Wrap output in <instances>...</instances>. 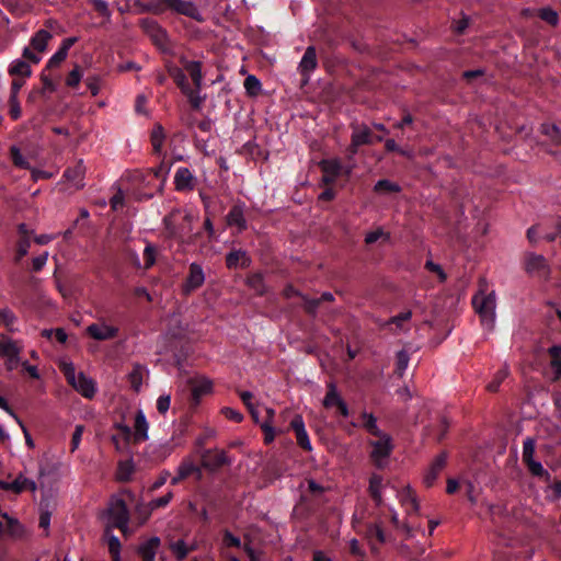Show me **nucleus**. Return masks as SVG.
Instances as JSON below:
<instances>
[{
	"label": "nucleus",
	"mask_w": 561,
	"mask_h": 561,
	"mask_svg": "<svg viewBox=\"0 0 561 561\" xmlns=\"http://www.w3.org/2000/svg\"><path fill=\"white\" fill-rule=\"evenodd\" d=\"M141 12H150L159 15L167 11L181 14L201 22L203 20L198 8L192 1L186 0H149L146 3H139Z\"/></svg>",
	"instance_id": "nucleus-1"
},
{
	"label": "nucleus",
	"mask_w": 561,
	"mask_h": 561,
	"mask_svg": "<svg viewBox=\"0 0 561 561\" xmlns=\"http://www.w3.org/2000/svg\"><path fill=\"white\" fill-rule=\"evenodd\" d=\"M471 302L482 324L486 325L489 330H492L495 322L496 297L493 290L486 293V283L484 279L480 280V289L473 295Z\"/></svg>",
	"instance_id": "nucleus-2"
},
{
	"label": "nucleus",
	"mask_w": 561,
	"mask_h": 561,
	"mask_svg": "<svg viewBox=\"0 0 561 561\" xmlns=\"http://www.w3.org/2000/svg\"><path fill=\"white\" fill-rule=\"evenodd\" d=\"M378 440H370L369 445L371 446V451L369 454V458L371 462L378 469H383L388 463V458L393 451L392 438L389 434H381V436H377Z\"/></svg>",
	"instance_id": "nucleus-3"
},
{
	"label": "nucleus",
	"mask_w": 561,
	"mask_h": 561,
	"mask_svg": "<svg viewBox=\"0 0 561 561\" xmlns=\"http://www.w3.org/2000/svg\"><path fill=\"white\" fill-rule=\"evenodd\" d=\"M106 516L108 518L106 526H111V528H123L128 525L130 519L126 502L117 496L111 497L106 510Z\"/></svg>",
	"instance_id": "nucleus-4"
},
{
	"label": "nucleus",
	"mask_w": 561,
	"mask_h": 561,
	"mask_svg": "<svg viewBox=\"0 0 561 561\" xmlns=\"http://www.w3.org/2000/svg\"><path fill=\"white\" fill-rule=\"evenodd\" d=\"M524 270L529 276H537L545 280L549 279L551 274L550 265L547 259L535 252H527L524 255Z\"/></svg>",
	"instance_id": "nucleus-5"
},
{
	"label": "nucleus",
	"mask_w": 561,
	"mask_h": 561,
	"mask_svg": "<svg viewBox=\"0 0 561 561\" xmlns=\"http://www.w3.org/2000/svg\"><path fill=\"white\" fill-rule=\"evenodd\" d=\"M351 144L347 147L348 159H352L364 145L374 144V134L366 124H351Z\"/></svg>",
	"instance_id": "nucleus-6"
},
{
	"label": "nucleus",
	"mask_w": 561,
	"mask_h": 561,
	"mask_svg": "<svg viewBox=\"0 0 561 561\" xmlns=\"http://www.w3.org/2000/svg\"><path fill=\"white\" fill-rule=\"evenodd\" d=\"M141 30L151 38L159 48H165L169 43L167 31L153 19L145 18L139 21Z\"/></svg>",
	"instance_id": "nucleus-7"
},
{
	"label": "nucleus",
	"mask_w": 561,
	"mask_h": 561,
	"mask_svg": "<svg viewBox=\"0 0 561 561\" xmlns=\"http://www.w3.org/2000/svg\"><path fill=\"white\" fill-rule=\"evenodd\" d=\"M322 405L325 409L336 408L339 413L344 417H347L350 414L348 407L341 394L337 392V388L334 382H329L327 385V393L322 401Z\"/></svg>",
	"instance_id": "nucleus-8"
},
{
	"label": "nucleus",
	"mask_w": 561,
	"mask_h": 561,
	"mask_svg": "<svg viewBox=\"0 0 561 561\" xmlns=\"http://www.w3.org/2000/svg\"><path fill=\"white\" fill-rule=\"evenodd\" d=\"M318 165L322 172L321 183L325 186L334 184L342 175L343 165L339 159H322Z\"/></svg>",
	"instance_id": "nucleus-9"
},
{
	"label": "nucleus",
	"mask_w": 561,
	"mask_h": 561,
	"mask_svg": "<svg viewBox=\"0 0 561 561\" xmlns=\"http://www.w3.org/2000/svg\"><path fill=\"white\" fill-rule=\"evenodd\" d=\"M87 168L82 159H79L73 165L68 167L64 172V179L69 186L76 191L84 187Z\"/></svg>",
	"instance_id": "nucleus-10"
},
{
	"label": "nucleus",
	"mask_w": 561,
	"mask_h": 561,
	"mask_svg": "<svg viewBox=\"0 0 561 561\" xmlns=\"http://www.w3.org/2000/svg\"><path fill=\"white\" fill-rule=\"evenodd\" d=\"M205 282V274L202 266L197 263H191L188 274L182 285V294L185 296L191 295L193 291L203 286Z\"/></svg>",
	"instance_id": "nucleus-11"
},
{
	"label": "nucleus",
	"mask_w": 561,
	"mask_h": 561,
	"mask_svg": "<svg viewBox=\"0 0 561 561\" xmlns=\"http://www.w3.org/2000/svg\"><path fill=\"white\" fill-rule=\"evenodd\" d=\"M201 458L202 467L213 472L230 463V459L225 450L206 449Z\"/></svg>",
	"instance_id": "nucleus-12"
},
{
	"label": "nucleus",
	"mask_w": 561,
	"mask_h": 561,
	"mask_svg": "<svg viewBox=\"0 0 561 561\" xmlns=\"http://www.w3.org/2000/svg\"><path fill=\"white\" fill-rule=\"evenodd\" d=\"M448 455L446 451L439 453L431 463L428 470L426 471L423 482L426 488H432L440 473V471L446 467Z\"/></svg>",
	"instance_id": "nucleus-13"
},
{
	"label": "nucleus",
	"mask_w": 561,
	"mask_h": 561,
	"mask_svg": "<svg viewBox=\"0 0 561 561\" xmlns=\"http://www.w3.org/2000/svg\"><path fill=\"white\" fill-rule=\"evenodd\" d=\"M182 211L180 209H173L163 218V225L169 238H174L183 241L185 236L184 229L178 228V219L181 217Z\"/></svg>",
	"instance_id": "nucleus-14"
},
{
	"label": "nucleus",
	"mask_w": 561,
	"mask_h": 561,
	"mask_svg": "<svg viewBox=\"0 0 561 561\" xmlns=\"http://www.w3.org/2000/svg\"><path fill=\"white\" fill-rule=\"evenodd\" d=\"M290 428L296 434L297 444L306 451H310L312 449L309 436L305 428V422L300 414H296L290 421Z\"/></svg>",
	"instance_id": "nucleus-15"
},
{
	"label": "nucleus",
	"mask_w": 561,
	"mask_h": 561,
	"mask_svg": "<svg viewBox=\"0 0 561 561\" xmlns=\"http://www.w3.org/2000/svg\"><path fill=\"white\" fill-rule=\"evenodd\" d=\"M87 332L94 340L106 341L114 339L118 329L104 323H92L87 328Z\"/></svg>",
	"instance_id": "nucleus-16"
},
{
	"label": "nucleus",
	"mask_w": 561,
	"mask_h": 561,
	"mask_svg": "<svg viewBox=\"0 0 561 561\" xmlns=\"http://www.w3.org/2000/svg\"><path fill=\"white\" fill-rule=\"evenodd\" d=\"M226 221L228 226L237 227L239 232L244 231L248 228V225L244 217L243 204H234L226 216Z\"/></svg>",
	"instance_id": "nucleus-17"
},
{
	"label": "nucleus",
	"mask_w": 561,
	"mask_h": 561,
	"mask_svg": "<svg viewBox=\"0 0 561 561\" xmlns=\"http://www.w3.org/2000/svg\"><path fill=\"white\" fill-rule=\"evenodd\" d=\"M251 264V259L244 250H233L226 255V266L229 270L238 267L247 268Z\"/></svg>",
	"instance_id": "nucleus-18"
},
{
	"label": "nucleus",
	"mask_w": 561,
	"mask_h": 561,
	"mask_svg": "<svg viewBox=\"0 0 561 561\" xmlns=\"http://www.w3.org/2000/svg\"><path fill=\"white\" fill-rule=\"evenodd\" d=\"M71 386L87 399H92L96 391L94 381L83 373L78 374V377L75 379V385Z\"/></svg>",
	"instance_id": "nucleus-19"
},
{
	"label": "nucleus",
	"mask_w": 561,
	"mask_h": 561,
	"mask_svg": "<svg viewBox=\"0 0 561 561\" xmlns=\"http://www.w3.org/2000/svg\"><path fill=\"white\" fill-rule=\"evenodd\" d=\"M318 66L317 51L314 46H308L299 62V71L302 76L309 77Z\"/></svg>",
	"instance_id": "nucleus-20"
},
{
	"label": "nucleus",
	"mask_w": 561,
	"mask_h": 561,
	"mask_svg": "<svg viewBox=\"0 0 561 561\" xmlns=\"http://www.w3.org/2000/svg\"><path fill=\"white\" fill-rule=\"evenodd\" d=\"M134 443L145 442L148 439V422L141 410L135 415L134 433L131 432Z\"/></svg>",
	"instance_id": "nucleus-21"
},
{
	"label": "nucleus",
	"mask_w": 561,
	"mask_h": 561,
	"mask_svg": "<svg viewBox=\"0 0 561 561\" xmlns=\"http://www.w3.org/2000/svg\"><path fill=\"white\" fill-rule=\"evenodd\" d=\"M174 185L176 191H193L194 176L187 168L178 169L174 176Z\"/></svg>",
	"instance_id": "nucleus-22"
},
{
	"label": "nucleus",
	"mask_w": 561,
	"mask_h": 561,
	"mask_svg": "<svg viewBox=\"0 0 561 561\" xmlns=\"http://www.w3.org/2000/svg\"><path fill=\"white\" fill-rule=\"evenodd\" d=\"M160 543L161 541L159 537H151L149 540L138 547L137 553L142 561H154L156 553L160 547Z\"/></svg>",
	"instance_id": "nucleus-23"
},
{
	"label": "nucleus",
	"mask_w": 561,
	"mask_h": 561,
	"mask_svg": "<svg viewBox=\"0 0 561 561\" xmlns=\"http://www.w3.org/2000/svg\"><path fill=\"white\" fill-rule=\"evenodd\" d=\"M180 61L184 69L190 73L194 87L197 88V90H201L203 81L202 62L196 60L190 61L184 57H181Z\"/></svg>",
	"instance_id": "nucleus-24"
},
{
	"label": "nucleus",
	"mask_w": 561,
	"mask_h": 561,
	"mask_svg": "<svg viewBox=\"0 0 561 561\" xmlns=\"http://www.w3.org/2000/svg\"><path fill=\"white\" fill-rule=\"evenodd\" d=\"M190 383L192 385L191 388V396L192 400L194 401V404H198L201 401V398L209 392H211L213 389V382L208 379H199V380H190Z\"/></svg>",
	"instance_id": "nucleus-25"
},
{
	"label": "nucleus",
	"mask_w": 561,
	"mask_h": 561,
	"mask_svg": "<svg viewBox=\"0 0 561 561\" xmlns=\"http://www.w3.org/2000/svg\"><path fill=\"white\" fill-rule=\"evenodd\" d=\"M178 471L181 473V477H184L185 479L191 476H196L197 480L202 479L201 467L196 465L192 456H186L182 459L178 467Z\"/></svg>",
	"instance_id": "nucleus-26"
},
{
	"label": "nucleus",
	"mask_w": 561,
	"mask_h": 561,
	"mask_svg": "<svg viewBox=\"0 0 561 561\" xmlns=\"http://www.w3.org/2000/svg\"><path fill=\"white\" fill-rule=\"evenodd\" d=\"M172 499L173 492L169 491L167 494L151 500L149 503H147V506H141L139 510L141 511L142 508H145L146 511L145 517L142 518V523H146L149 519L151 513L154 510L167 506Z\"/></svg>",
	"instance_id": "nucleus-27"
},
{
	"label": "nucleus",
	"mask_w": 561,
	"mask_h": 561,
	"mask_svg": "<svg viewBox=\"0 0 561 561\" xmlns=\"http://www.w3.org/2000/svg\"><path fill=\"white\" fill-rule=\"evenodd\" d=\"M112 529L113 528H111V526H105L104 537L107 541L108 552L112 557V561H119L122 545L119 539L112 534Z\"/></svg>",
	"instance_id": "nucleus-28"
},
{
	"label": "nucleus",
	"mask_w": 561,
	"mask_h": 561,
	"mask_svg": "<svg viewBox=\"0 0 561 561\" xmlns=\"http://www.w3.org/2000/svg\"><path fill=\"white\" fill-rule=\"evenodd\" d=\"M381 488L382 477L380 474L373 473L369 479L368 492L376 506H380L382 504Z\"/></svg>",
	"instance_id": "nucleus-29"
},
{
	"label": "nucleus",
	"mask_w": 561,
	"mask_h": 561,
	"mask_svg": "<svg viewBox=\"0 0 561 561\" xmlns=\"http://www.w3.org/2000/svg\"><path fill=\"white\" fill-rule=\"evenodd\" d=\"M145 371H146L145 366L136 363L133 365V369L127 376L130 387L136 393H138L141 389L142 377H144Z\"/></svg>",
	"instance_id": "nucleus-30"
},
{
	"label": "nucleus",
	"mask_w": 561,
	"mask_h": 561,
	"mask_svg": "<svg viewBox=\"0 0 561 561\" xmlns=\"http://www.w3.org/2000/svg\"><path fill=\"white\" fill-rule=\"evenodd\" d=\"M550 367L554 373V380L561 378V345H552L548 348Z\"/></svg>",
	"instance_id": "nucleus-31"
},
{
	"label": "nucleus",
	"mask_w": 561,
	"mask_h": 561,
	"mask_svg": "<svg viewBox=\"0 0 561 561\" xmlns=\"http://www.w3.org/2000/svg\"><path fill=\"white\" fill-rule=\"evenodd\" d=\"M51 38V34L46 30L37 31L31 39V46L38 53H43Z\"/></svg>",
	"instance_id": "nucleus-32"
},
{
	"label": "nucleus",
	"mask_w": 561,
	"mask_h": 561,
	"mask_svg": "<svg viewBox=\"0 0 561 561\" xmlns=\"http://www.w3.org/2000/svg\"><path fill=\"white\" fill-rule=\"evenodd\" d=\"M201 90L197 88L192 89L190 84L182 90V93L188 99L191 107L195 111H199L202 108L203 102L205 101V96L199 94Z\"/></svg>",
	"instance_id": "nucleus-33"
},
{
	"label": "nucleus",
	"mask_w": 561,
	"mask_h": 561,
	"mask_svg": "<svg viewBox=\"0 0 561 561\" xmlns=\"http://www.w3.org/2000/svg\"><path fill=\"white\" fill-rule=\"evenodd\" d=\"M245 93L250 98H256L262 92V83L254 75H249L243 82Z\"/></svg>",
	"instance_id": "nucleus-34"
},
{
	"label": "nucleus",
	"mask_w": 561,
	"mask_h": 561,
	"mask_svg": "<svg viewBox=\"0 0 561 561\" xmlns=\"http://www.w3.org/2000/svg\"><path fill=\"white\" fill-rule=\"evenodd\" d=\"M167 70L169 76L174 80V82L181 89V91L188 85L186 76L180 67L175 65H168Z\"/></svg>",
	"instance_id": "nucleus-35"
},
{
	"label": "nucleus",
	"mask_w": 561,
	"mask_h": 561,
	"mask_svg": "<svg viewBox=\"0 0 561 561\" xmlns=\"http://www.w3.org/2000/svg\"><path fill=\"white\" fill-rule=\"evenodd\" d=\"M362 419H363V427L369 433L371 434L373 436H381V434H383L378 425H377V419L375 417V415L373 413H368L366 411H364L362 413Z\"/></svg>",
	"instance_id": "nucleus-36"
},
{
	"label": "nucleus",
	"mask_w": 561,
	"mask_h": 561,
	"mask_svg": "<svg viewBox=\"0 0 561 561\" xmlns=\"http://www.w3.org/2000/svg\"><path fill=\"white\" fill-rule=\"evenodd\" d=\"M169 548L174 554L175 559L179 561L184 560L190 553V551L194 549V547L188 548L183 539H179L178 541L171 542Z\"/></svg>",
	"instance_id": "nucleus-37"
},
{
	"label": "nucleus",
	"mask_w": 561,
	"mask_h": 561,
	"mask_svg": "<svg viewBox=\"0 0 561 561\" xmlns=\"http://www.w3.org/2000/svg\"><path fill=\"white\" fill-rule=\"evenodd\" d=\"M247 285L253 289L259 296H263L266 291L264 278L261 273H254L247 278Z\"/></svg>",
	"instance_id": "nucleus-38"
},
{
	"label": "nucleus",
	"mask_w": 561,
	"mask_h": 561,
	"mask_svg": "<svg viewBox=\"0 0 561 561\" xmlns=\"http://www.w3.org/2000/svg\"><path fill=\"white\" fill-rule=\"evenodd\" d=\"M528 471L531 476L543 479L546 482H549L551 479L550 473L542 467L539 461L530 460L525 463Z\"/></svg>",
	"instance_id": "nucleus-39"
},
{
	"label": "nucleus",
	"mask_w": 561,
	"mask_h": 561,
	"mask_svg": "<svg viewBox=\"0 0 561 561\" xmlns=\"http://www.w3.org/2000/svg\"><path fill=\"white\" fill-rule=\"evenodd\" d=\"M510 374L508 367L504 366L496 371L493 379L488 383L486 390L490 392H496L501 383L507 378Z\"/></svg>",
	"instance_id": "nucleus-40"
},
{
	"label": "nucleus",
	"mask_w": 561,
	"mask_h": 561,
	"mask_svg": "<svg viewBox=\"0 0 561 561\" xmlns=\"http://www.w3.org/2000/svg\"><path fill=\"white\" fill-rule=\"evenodd\" d=\"M411 318H412V311L407 310L397 316L391 317L388 321H386V323L383 325L388 327L390 324H394L399 330L408 331V329H405L403 324L405 322L410 321Z\"/></svg>",
	"instance_id": "nucleus-41"
},
{
	"label": "nucleus",
	"mask_w": 561,
	"mask_h": 561,
	"mask_svg": "<svg viewBox=\"0 0 561 561\" xmlns=\"http://www.w3.org/2000/svg\"><path fill=\"white\" fill-rule=\"evenodd\" d=\"M374 191L376 193H399L401 192V187L399 184L394 182L382 179L377 181V183L374 186Z\"/></svg>",
	"instance_id": "nucleus-42"
},
{
	"label": "nucleus",
	"mask_w": 561,
	"mask_h": 561,
	"mask_svg": "<svg viewBox=\"0 0 561 561\" xmlns=\"http://www.w3.org/2000/svg\"><path fill=\"white\" fill-rule=\"evenodd\" d=\"M10 76L30 77L32 75L31 66L24 60H16L9 69Z\"/></svg>",
	"instance_id": "nucleus-43"
},
{
	"label": "nucleus",
	"mask_w": 561,
	"mask_h": 561,
	"mask_svg": "<svg viewBox=\"0 0 561 561\" xmlns=\"http://www.w3.org/2000/svg\"><path fill=\"white\" fill-rule=\"evenodd\" d=\"M10 154H11L12 163L15 167H18L20 169H25V170L31 169L30 162L25 159V157L22 154L21 150L16 146H12L10 148Z\"/></svg>",
	"instance_id": "nucleus-44"
},
{
	"label": "nucleus",
	"mask_w": 561,
	"mask_h": 561,
	"mask_svg": "<svg viewBox=\"0 0 561 561\" xmlns=\"http://www.w3.org/2000/svg\"><path fill=\"white\" fill-rule=\"evenodd\" d=\"M164 137L165 136L163 127L161 125L154 126V128L151 131V145L156 153H159L161 151Z\"/></svg>",
	"instance_id": "nucleus-45"
},
{
	"label": "nucleus",
	"mask_w": 561,
	"mask_h": 561,
	"mask_svg": "<svg viewBox=\"0 0 561 561\" xmlns=\"http://www.w3.org/2000/svg\"><path fill=\"white\" fill-rule=\"evenodd\" d=\"M410 362V355L405 350H401L396 355V374L400 377L403 376Z\"/></svg>",
	"instance_id": "nucleus-46"
},
{
	"label": "nucleus",
	"mask_w": 561,
	"mask_h": 561,
	"mask_svg": "<svg viewBox=\"0 0 561 561\" xmlns=\"http://www.w3.org/2000/svg\"><path fill=\"white\" fill-rule=\"evenodd\" d=\"M538 16L547 22L549 25L551 26H557L558 23H559V15H558V12L554 11L553 9L547 7V8H541L539 11H538Z\"/></svg>",
	"instance_id": "nucleus-47"
},
{
	"label": "nucleus",
	"mask_w": 561,
	"mask_h": 561,
	"mask_svg": "<svg viewBox=\"0 0 561 561\" xmlns=\"http://www.w3.org/2000/svg\"><path fill=\"white\" fill-rule=\"evenodd\" d=\"M536 442L533 437H527L523 444V462L526 463L534 460Z\"/></svg>",
	"instance_id": "nucleus-48"
},
{
	"label": "nucleus",
	"mask_w": 561,
	"mask_h": 561,
	"mask_svg": "<svg viewBox=\"0 0 561 561\" xmlns=\"http://www.w3.org/2000/svg\"><path fill=\"white\" fill-rule=\"evenodd\" d=\"M301 299L304 300L305 312L311 317H316L318 308L321 304L319 298H309L308 296L304 295Z\"/></svg>",
	"instance_id": "nucleus-49"
},
{
	"label": "nucleus",
	"mask_w": 561,
	"mask_h": 561,
	"mask_svg": "<svg viewBox=\"0 0 561 561\" xmlns=\"http://www.w3.org/2000/svg\"><path fill=\"white\" fill-rule=\"evenodd\" d=\"M82 79V71L80 66L76 65L75 68L68 73L66 78V85L68 88L75 89L79 85Z\"/></svg>",
	"instance_id": "nucleus-50"
},
{
	"label": "nucleus",
	"mask_w": 561,
	"mask_h": 561,
	"mask_svg": "<svg viewBox=\"0 0 561 561\" xmlns=\"http://www.w3.org/2000/svg\"><path fill=\"white\" fill-rule=\"evenodd\" d=\"M85 84L91 92L92 96H96L100 93L102 79L100 76L93 75L85 79Z\"/></svg>",
	"instance_id": "nucleus-51"
},
{
	"label": "nucleus",
	"mask_w": 561,
	"mask_h": 561,
	"mask_svg": "<svg viewBox=\"0 0 561 561\" xmlns=\"http://www.w3.org/2000/svg\"><path fill=\"white\" fill-rule=\"evenodd\" d=\"M542 133L552 138L557 146H561V131L557 125H542Z\"/></svg>",
	"instance_id": "nucleus-52"
},
{
	"label": "nucleus",
	"mask_w": 561,
	"mask_h": 561,
	"mask_svg": "<svg viewBox=\"0 0 561 561\" xmlns=\"http://www.w3.org/2000/svg\"><path fill=\"white\" fill-rule=\"evenodd\" d=\"M12 483H18L20 485L19 494L23 492L24 490L35 491L36 490V483L33 480H30L25 478L23 474H19Z\"/></svg>",
	"instance_id": "nucleus-53"
},
{
	"label": "nucleus",
	"mask_w": 561,
	"mask_h": 561,
	"mask_svg": "<svg viewBox=\"0 0 561 561\" xmlns=\"http://www.w3.org/2000/svg\"><path fill=\"white\" fill-rule=\"evenodd\" d=\"M156 248L152 244H147L144 250L145 268H149L156 263Z\"/></svg>",
	"instance_id": "nucleus-54"
},
{
	"label": "nucleus",
	"mask_w": 561,
	"mask_h": 561,
	"mask_svg": "<svg viewBox=\"0 0 561 561\" xmlns=\"http://www.w3.org/2000/svg\"><path fill=\"white\" fill-rule=\"evenodd\" d=\"M93 4L94 10L102 16H104L107 21L111 19V11L108 9L107 3L104 0H90Z\"/></svg>",
	"instance_id": "nucleus-55"
},
{
	"label": "nucleus",
	"mask_w": 561,
	"mask_h": 561,
	"mask_svg": "<svg viewBox=\"0 0 561 561\" xmlns=\"http://www.w3.org/2000/svg\"><path fill=\"white\" fill-rule=\"evenodd\" d=\"M261 430L264 434V444L270 445L275 439V430L272 424H270V421H264L261 424Z\"/></svg>",
	"instance_id": "nucleus-56"
},
{
	"label": "nucleus",
	"mask_w": 561,
	"mask_h": 561,
	"mask_svg": "<svg viewBox=\"0 0 561 561\" xmlns=\"http://www.w3.org/2000/svg\"><path fill=\"white\" fill-rule=\"evenodd\" d=\"M9 115L13 121H18L21 117L22 111L19 99L13 96L9 98Z\"/></svg>",
	"instance_id": "nucleus-57"
},
{
	"label": "nucleus",
	"mask_w": 561,
	"mask_h": 561,
	"mask_svg": "<svg viewBox=\"0 0 561 561\" xmlns=\"http://www.w3.org/2000/svg\"><path fill=\"white\" fill-rule=\"evenodd\" d=\"M131 473H133V466H131V463H129V462H119L118 471H117V479L119 481H128Z\"/></svg>",
	"instance_id": "nucleus-58"
},
{
	"label": "nucleus",
	"mask_w": 561,
	"mask_h": 561,
	"mask_svg": "<svg viewBox=\"0 0 561 561\" xmlns=\"http://www.w3.org/2000/svg\"><path fill=\"white\" fill-rule=\"evenodd\" d=\"M68 54L64 49H58L48 60L47 68H57L67 58Z\"/></svg>",
	"instance_id": "nucleus-59"
},
{
	"label": "nucleus",
	"mask_w": 561,
	"mask_h": 561,
	"mask_svg": "<svg viewBox=\"0 0 561 561\" xmlns=\"http://www.w3.org/2000/svg\"><path fill=\"white\" fill-rule=\"evenodd\" d=\"M30 245L31 243L28 238H21L19 240L16 247V261H20L28 253Z\"/></svg>",
	"instance_id": "nucleus-60"
},
{
	"label": "nucleus",
	"mask_w": 561,
	"mask_h": 561,
	"mask_svg": "<svg viewBox=\"0 0 561 561\" xmlns=\"http://www.w3.org/2000/svg\"><path fill=\"white\" fill-rule=\"evenodd\" d=\"M60 369L64 373L68 383L75 385V379L78 377V375H76V369H75L72 363L64 364L60 367Z\"/></svg>",
	"instance_id": "nucleus-61"
},
{
	"label": "nucleus",
	"mask_w": 561,
	"mask_h": 561,
	"mask_svg": "<svg viewBox=\"0 0 561 561\" xmlns=\"http://www.w3.org/2000/svg\"><path fill=\"white\" fill-rule=\"evenodd\" d=\"M16 345L12 341L0 342V358L9 357L10 354L15 353Z\"/></svg>",
	"instance_id": "nucleus-62"
},
{
	"label": "nucleus",
	"mask_w": 561,
	"mask_h": 561,
	"mask_svg": "<svg viewBox=\"0 0 561 561\" xmlns=\"http://www.w3.org/2000/svg\"><path fill=\"white\" fill-rule=\"evenodd\" d=\"M110 205L113 210H118L124 205V193L121 188L110 199Z\"/></svg>",
	"instance_id": "nucleus-63"
},
{
	"label": "nucleus",
	"mask_w": 561,
	"mask_h": 561,
	"mask_svg": "<svg viewBox=\"0 0 561 561\" xmlns=\"http://www.w3.org/2000/svg\"><path fill=\"white\" fill-rule=\"evenodd\" d=\"M221 413L228 419V420H231L236 423H240L242 420H243V415L242 413H240L239 411L232 409V408H224L221 410Z\"/></svg>",
	"instance_id": "nucleus-64"
}]
</instances>
